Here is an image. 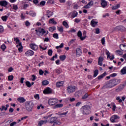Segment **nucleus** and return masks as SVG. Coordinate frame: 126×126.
Masks as SVG:
<instances>
[{
	"label": "nucleus",
	"mask_w": 126,
	"mask_h": 126,
	"mask_svg": "<svg viewBox=\"0 0 126 126\" xmlns=\"http://www.w3.org/2000/svg\"><path fill=\"white\" fill-rule=\"evenodd\" d=\"M120 83H121V80L120 79H111L109 81L108 87L109 88H113V87H115L116 85H118V84H120Z\"/></svg>",
	"instance_id": "f257e3e1"
},
{
	"label": "nucleus",
	"mask_w": 126,
	"mask_h": 126,
	"mask_svg": "<svg viewBox=\"0 0 126 126\" xmlns=\"http://www.w3.org/2000/svg\"><path fill=\"white\" fill-rule=\"evenodd\" d=\"M90 106L85 105L81 108V111L83 115H89L90 114Z\"/></svg>",
	"instance_id": "f03ea898"
},
{
	"label": "nucleus",
	"mask_w": 126,
	"mask_h": 126,
	"mask_svg": "<svg viewBox=\"0 0 126 126\" xmlns=\"http://www.w3.org/2000/svg\"><path fill=\"white\" fill-rule=\"evenodd\" d=\"M25 107L26 110H27L28 112H31L33 109L34 104H33V103H31L30 101H28L25 103Z\"/></svg>",
	"instance_id": "7ed1b4c3"
},
{
	"label": "nucleus",
	"mask_w": 126,
	"mask_h": 126,
	"mask_svg": "<svg viewBox=\"0 0 126 126\" xmlns=\"http://www.w3.org/2000/svg\"><path fill=\"white\" fill-rule=\"evenodd\" d=\"M77 36L80 38V40L81 41H83L84 40H85L86 38V31H84L83 32V36H82V32H81V31H79L77 33Z\"/></svg>",
	"instance_id": "20e7f679"
},
{
	"label": "nucleus",
	"mask_w": 126,
	"mask_h": 126,
	"mask_svg": "<svg viewBox=\"0 0 126 126\" xmlns=\"http://www.w3.org/2000/svg\"><path fill=\"white\" fill-rule=\"evenodd\" d=\"M58 102L59 100L56 98H51L48 101V104H49L50 106H54V105H56V104Z\"/></svg>",
	"instance_id": "39448f33"
},
{
	"label": "nucleus",
	"mask_w": 126,
	"mask_h": 126,
	"mask_svg": "<svg viewBox=\"0 0 126 126\" xmlns=\"http://www.w3.org/2000/svg\"><path fill=\"white\" fill-rule=\"evenodd\" d=\"M67 91L69 94H70V93H73V92L75 91V86H69L67 88Z\"/></svg>",
	"instance_id": "423d86ee"
},
{
	"label": "nucleus",
	"mask_w": 126,
	"mask_h": 126,
	"mask_svg": "<svg viewBox=\"0 0 126 126\" xmlns=\"http://www.w3.org/2000/svg\"><path fill=\"white\" fill-rule=\"evenodd\" d=\"M126 95H124L123 96L121 97H121L120 96H116V100L117 101H118V102H119L120 103H122V102H123V101H125V100H126Z\"/></svg>",
	"instance_id": "0eeeda50"
},
{
	"label": "nucleus",
	"mask_w": 126,
	"mask_h": 126,
	"mask_svg": "<svg viewBox=\"0 0 126 126\" xmlns=\"http://www.w3.org/2000/svg\"><path fill=\"white\" fill-rule=\"evenodd\" d=\"M106 55H107V59H110V61H113V60L115 59V56L114 55H112L111 56V53H109V51L108 50H107L106 52Z\"/></svg>",
	"instance_id": "6e6552de"
},
{
	"label": "nucleus",
	"mask_w": 126,
	"mask_h": 126,
	"mask_svg": "<svg viewBox=\"0 0 126 126\" xmlns=\"http://www.w3.org/2000/svg\"><path fill=\"white\" fill-rule=\"evenodd\" d=\"M44 94H52L53 90L50 88H47L43 91Z\"/></svg>",
	"instance_id": "1a4fd4ad"
},
{
	"label": "nucleus",
	"mask_w": 126,
	"mask_h": 126,
	"mask_svg": "<svg viewBox=\"0 0 126 126\" xmlns=\"http://www.w3.org/2000/svg\"><path fill=\"white\" fill-rule=\"evenodd\" d=\"M120 119V117L118 115H113L111 118H110V121L111 123H116V120H118Z\"/></svg>",
	"instance_id": "9d476101"
},
{
	"label": "nucleus",
	"mask_w": 126,
	"mask_h": 126,
	"mask_svg": "<svg viewBox=\"0 0 126 126\" xmlns=\"http://www.w3.org/2000/svg\"><path fill=\"white\" fill-rule=\"evenodd\" d=\"M30 49H32V50H33V51H37L38 50V46H37V45L34 43L30 44Z\"/></svg>",
	"instance_id": "9b49d317"
},
{
	"label": "nucleus",
	"mask_w": 126,
	"mask_h": 126,
	"mask_svg": "<svg viewBox=\"0 0 126 126\" xmlns=\"http://www.w3.org/2000/svg\"><path fill=\"white\" fill-rule=\"evenodd\" d=\"M25 55L27 57H31L34 55V51L31 50H29L25 52Z\"/></svg>",
	"instance_id": "f8f14e48"
},
{
	"label": "nucleus",
	"mask_w": 126,
	"mask_h": 126,
	"mask_svg": "<svg viewBox=\"0 0 126 126\" xmlns=\"http://www.w3.org/2000/svg\"><path fill=\"white\" fill-rule=\"evenodd\" d=\"M82 55V50L81 49L78 48L76 51V56L77 57H80Z\"/></svg>",
	"instance_id": "ddd939ff"
},
{
	"label": "nucleus",
	"mask_w": 126,
	"mask_h": 126,
	"mask_svg": "<svg viewBox=\"0 0 126 126\" xmlns=\"http://www.w3.org/2000/svg\"><path fill=\"white\" fill-rule=\"evenodd\" d=\"M17 101L22 104V103H25L26 101V99L22 96H20L17 98Z\"/></svg>",
	"instance_id": "4468645a"
},
{
	"label": "nucleus",
	"mask_w": 126,
	"mask_h": 126,
	"mask_svg": "<svg viewBox=\"0 0 126 126\" xmlns=\"http://www.w3.org/2000/svg\"><path fill=\"white\" fill-rule=\"evenodd\" d=\"M8 3L7 2V1H6V0H5L0 1V5L1 6H4V7H6Z\"/></svg>",
	"instance_id": "2eb2a0df"
},
{
	"label": "nucleus",
	"mask_w": 126,
	"mask_h": 126,
	"mask_svg": "<svg viewBox=\"0 0 126 126\" xmlns=\"http://www.w3.org/2000/svg\"><path fill=\"white\" fill-rule=\"evenodd\" d=\"M94 4L93 1H90L86 5L84 6V8H89L90 6H92Z\"/></svg>",
	"instance_id": "dca6fc26"
},
{
	"label": "nucleus",
	"mask_w": 126,
	"mask_h": 126,
	"mask_svg": "<svg viewBox=\"0 0 126 126\" xmlns=\"http://www.w3.org/2000/svg\"><path fill=\"white\" fill-rule=\"evenodd\" d=\"M103 60H104V58L102 57H99L98 58V65H100V66H102V65H103Z\"/></svg>",
	"instance_id": "f3484780"
},
{
	"label": "nucleus",
	"mask_w": 126,
	"mask_h": 126,
	"mask_svg": "<svg viewBox=\"0 0 126 126\" xmlns=\"http://www.w3.org/2000/svg\"><path fill=\"white\" fill-rule=\"evenodd\" d=\"M102 7H103V8H105L106 6L108 5V3L107 1H106V0H101V3Z\"/></svg>",
	"instance_id": "a211bd4d"
},
{
	"label": "nucleus",
	"mask_w": 126,
	"mask_h": 126,
	"mask_svg": "<svg viewBox=\"0 0 126 126\" xmlns=\"http://www.w3.org/2000/svg\"><path fill=\"white\" fill-rule=\"evenodd\" d=\"M120 48L122 52H126V45L125 44H121L120 45Z\"/></svg>",
	"instance_id": "6ab92c4d"
},
{
	"label": "nucleus",
	"mask_w": 126,
	"mask_h": 126,
	"mask_svg": "<svg viewBox=\"0 0 126 126\" xmlns=\"http://www.w3.org/2000/svg\"><path fill=\"white\" fill-rule=\"evenodd\" d=\"M97 24H98V22H96L94 20H92L91 22V25L92 27H96Z\"/></svg>",
	"instance_id": "aec40b11"
},
{
	"label": "nucleus",
	"mask_w": 126,
	"mask_h": 126,
	"mask_svg": "<svg viewBox=\"0 0 126 126\" xmlns=\"http://www.w3.org/2000/svg\"><path fill=\"white\" fill-rule=\"evenodd\" d=\"M125 28L123 26H118L116 27V30H119L120 31H124L125 30Z\"/></svg>",
	"instance_id": "412c9836"
},
{
	"label": "nucleus",
	"mask_w": 126,
	"mask_h": 126,
	"mask_svg": "<svg viewBox=\"0 0 126 126\" xmlns=\"http://www.w3.org/2000/svg\"><path fill=\"white\" fill-rule=\"evenodd\" d=\"M17 48H18V47H19L18 49V51L20 52H22L23 50V47H22V45L21 44V43H19L18 45H16Z\"/></svg>",
	"instance_id": "4be33fe9"
},
{
	"label": "nucleus",
	"mask_w": 126,
	"mask_h": 126,
	"mask_svg": "<svg viewBox=\"0 0 126 126\" xmlns=\"http://www.w3.org/2000/svg\"><path fill=\"white\" fill-rule=\"evenodd\" d=\"M47 123H48L47 120H41L38 122V126H42L44 124H47Z\"/></svg>",
	"instance_id": "5701e85b"
},
{
	"label": "nucleus",
	"mask_w": 126,
	"mask_h": 126,
	"mask_svg": "<svg viewBox=\"0 0 126 126\" xmlns=\"http://www.w3.org/2000/svg\"><path fill=\"white\" fill-rule=\"evenodd\" d=\"M64 82L63 81L58 82L56 83L57 87L60 88L63 85Z\"/></svg>",
	"instance_id": "b1692460"
},
{
	"label": "nucleus",
	"mask_w": 126,
	"mask_h": 126,
	"mask_svg": "<svg viewBox=\"0 0 126 126\" xmlns=\"http://www.w3.org/2000/svg\"><path fill=\"white\" fill-rule=\"evenodd\" d=\"M48 123H50V124H53V123H56V117L51 118L48 120Z\"/></svg>",
	"instance_id": "393cba45"
},
{
	"label": "nucleus",
	"mask_w": 126,
	"mask_h": 126,
	"mask_svg": "<svg viewBox=\"0 0 126 126\" xmlns=\"http://www.w3.org/2000/svg\"><path fill=\"white\" fill-rule=\"evenodd\" d=\"M35 31L38 35V33H42V35H44L45 33H46V31L44 30V29H42L40 31H37V30H35Z\"/></svg>",
	"instance_id": "a878e982"
},
{
	"label": "nucleus",
	"mask_w": 126,
	"mask_h": 126,
	"mask_svg": "<svg viewBox=\"0 0 126 126\" xmlns=\"http://www.w3.org/2000/svg\"><path fill=\"white\" fill-rule=\"evenodd\" d=\"M106 75H107V72H104L103 74L98 76L97 77V78L98 80L102 79V78H103V77H105V76H106Z\"/></svg>",
	"instance_id": "bb28decb"
},
{
	"label": "nucleus",
	"mask_w": 126,
	"mask_h": 126,
	"mask_svg": "<svg viewBox=\"0 0 126 126\" xmlns=\"http://www.w3.org/2000/svg\"><path fill=\"white\" fill-rule=\"evenodd\" d=\"M8 107H9V105L8 104L6 105V107L4 105H2L1 106V111L2 112L3 110H4V111H7V108H8Z\"/></svg>",
	"instance_id": "cd10ccee"
},
{
	"label": "nucleus",
	"mask_w": 126,
	"mask_h": 126,
	"mask_svg": "<svg viewBox=\"0 0 126 126\" xmlns=\"http://www.w3.org/2000/svg\"><path fill=\"white\" fill-rule=\"evenodd\" d=\"M78 14V13H77V12H76V11H73L69 14V15H70L71 16H77Z\"/></svg>",
	"instance_id": "c85d7f7f"
},
{
	"label": "nucleus",
	"mask_w": 126,
	"mask_h": 126,
	"mask_svg": "<svg viewBox=\"0 0 126 126\" xmlns=\"http://www.w3.org/2000/svg\"><path fill=\"white\" fill-rule=\"evenodd\" d=\"M57 30H58V31H59V32H61V33H63V27H58Z\"/></svg>",
	"instance_id": "c756f323"
},
{
	"label": "nucleus",
	"mask_w": 126,
	"mask_h": 126,
	"mask_svg": "<svg viewBox=\"0 0 126 126\" xmlns=\"http://www.w3.org/2000/svg\"><path fill=\"white\" fill-rule=\"evenodd\" d=\"M56 29V26L51 27L49 28V31H50V32H54V31H55Z\"/></svg>",
	"instance_id": "7c9ffc66"
},
{
	"label": "nucleus",
	"mask_w": 126,
	"mask_h": 126,
	"mask_svg": "<svg viewBox=\"0 0 126 126\" xmlns=\"http://www.w3.org/2000/svg\"><path fill=\"white\" fill-rule=\"evenodd\" d=\"M59 58L60 59L61 61L63 62V61L66 59V56L65 55H61L60 56Z\"/></svg>",
	"instance_id": "2f4dec72"
},
{
	"label": "nucleus",
	"mask_w": 126,
	"mask_h": 126,
	"mask_svg": "<svg viewBox=\"0 0 126 126\" xmlns=\"http://www.w3.org/2000/svg\"><path fill=\"white\" fill-rule=\"evenodd\" d=\"M49 23L56 25V24H57V22H56L54 19H51L49 20Z\"/></svg>",
	"instance_id": "473e14b6"
},
{
	"label": "nucleus",
	"mask_w": 126,
	"mask_h": 126,
	"mask_svg": "<svg viewBox=\"0 0 126 126\" xmlns=\"http://www.w3.org/2000/svg\"><path fill=\"white\" fill-rule=\"evenodd\" d=\"M29 15L31 16H36V13L33 11H31L29 12Z\"/></svg>",
	"instance_id": "72a5a7b5"
},
{
	"label": "nucleus",
	"mask_w": 126,
	"mask_h": 126,
	"mask_svg": "<svg viewBox=\"0 0 126 126\" xmlns=\"http://www.w3.org/2000/svg\"><path fill=\"white\" fill-rule=\"evenodd\" d=\"M121 73L122 74H126V66L123 67L121 70Z\"/></svg>",
	"instance_id": "f704fd0d"
},
{
	"label": "nucleus",
	"mask_w": 126,
	"mask_h": 126,
	"mask_svg": "<svg viewBox=\"0 0 126 126\" xmlns=\"http://www.w3.org/2000/svg\"><path fill=\"white\" fill-rule=\"evenodd\" d=\"M124 88H125V86L122 84L119 86V87L117 89V90L118 91H122V90H123Z\"/></svg>",
	"instance_id": "c9c22d12"
},
{
	"label": "nucleus",
	"mask_w": 126,
	"mask_h": 126,
	"mask_svg": "<svg viewBox=\"0 0 126 126\" xmlns=\"http://www.w3.org/2000/svg\"><path fill=\"white\" fill-rule=\"evenodd\" d=\"M42 83V85L43 86L48 85V84H49V81H48V80H45L43 81Z\"/></svg>",
	"instance_id": "e433bc0d"
},
{
	"label": "nucleus",
	"mask_w": 126,
	"mask_h": 126,
	"mask_svg": "<svg viewBox=\"0 0 126 126\" xmlns=\"http://www.w3.org/2000/svg\"><path fill=\"white\" fill-rule=\"evenodd\" d=\"M63 26H64L65 28H68V27H69V26H68V24H67V23L65 21H63Z\"/></svg>",
	"instance_id": "4c0bfd02"
},
{
	"label": "nucleus",
	"mask_w": 126,
	"mask_h": 126,
	"mask_svg": "<svg viewBox=\"0 0 126 126\" xmlns=\"http://www.w3.org/2000/svg\"><path fill=\"white\" fill-rule=\"evenodd\" d=\"M98 73H99V71L97 69L94 70V77H96V76H97V75H98Z\"/></svg>",
	"instance_id": "58836bf2"
},
{
	"label": "nucleus",
	"mask_w": 126,
	"mask_h": 126,
	"mask_svg": "<svg viewBox=\"0 0 126 126\" xmlns=\"http://www.w3.org/2000/svg\"><path fill=\"white\" fill-rule=\"evenodd\" d=\"M53 14H54V13H53V12H51L49 10L47 11V16H52L53 15Z\"/></svg>",
	"instance_id": "ea45409f"
},
{
	"label": "nucleus",
	"mask_w": 126,
	"mask_h": 126,
	"mask_svg": "<svg viewBox=\"0 0 126 126\" xmlns=\"http://www.w3.org/2000/svg\"><path fill=\"white\" fill-rule=\"evenodd\" d=\"M76 32V31L74 28H71L70 30L68 31V33H74Z\"/></svg>",
	"instance_id": "a19ab883"
},
{
	"label": "nucleus",
	"mask_w": 126,
	"mask_h": 126,
	"mask_svg": "<svg viewBox=\"0 0 126 126\" xmlns=\"http://www.w3.org/2000/svg\"><path fill=\"white\" fill-rule=\"evenodd\" d=\"M46 4V1H41L39 4H38V6H41V5H45Z\"/></svg>",
	"instance_id": "79ce46f5"
},
{
	"label": "nucleus",
	"mask_w": 126,
	"mask_h": 126,
	"mask_svg": "<svg viewBox=\"0 0 126 126\" xmlns=\"http://www.w3.org/2000/svg\"><path fill=\"white\" fill-rule=\"evenodd\" d=\"M14 40L15 41V42H16V44H19V39L18 38V37H14Z\"/></svg>",
	"instance_id": "37998d69"
},
{
	"label": "nucleus",
	"mask_w": 126,
	"mask_h": 126,
	"mask_svg": "<svg viewBox=\"0 0 126 126\" xmlns=\"http://www.w3.org/2000/svg\"><path fill=\"white\" fill-rule=\"evenodd\" d=\"M3 31H4L3 26L0 25V34L3 33Z\"/></svg>",
	"instance_id": "c03bdc74"
},
{
	"label": "nucleus",
	"mask_w": 126,
	"mask_h": 126,
	"mask_svg": "<svg viewBox=\"0 0 126 126\" xmlns=\"http://www.w3.org/2000/svg\"><path fill=\"white\" fill-rule=\"evenodd\" d=\"M63 106V104H57L55 105V108H62Z\"/></svg>",
	"instance_id": "a18cd8bd"
},
{
	"label": "nucleus",
	"mask_w": 126,
	"mask_h": 126,
	"mask_svg": "<svg viewBox=\"0 0 126 126\" xmlns=\"http://www.w3.org/2000/svg\"><path fill=\"white\" fill-rule=\"evenodd\" d=\"M26 85H27V87H29L30 88L31 87V83L29 81H27L26 82Z\"/></svg>",
	"instance_id": "49530a36"
},
{
	"label": "nucleus",
	"mask_w": 126,
	"mask_h": 126,
	"mask_svg": "<svg viewBox=\"0 0 126 126\" xmlns=\"http://www.w3.org/2000/svg\"><path fill=\"white\" fill-rule=\"evenodd\" d=\"M55 71L56 73H57V74H60V73L62 72V71H61V69H56Z\"/></svg>",
	"instance_id": "de8ad7c7"
},
{
	"label": "nucleus",
	"mask_w": 126,
	"mask_h": 126,
	"mask_svg": "<svg viewBox=\"0 0 126 126\" xmlns=\"http://www.w3.org/2000/svg\"><path fill=\"white\" fill-rule=\"evenodd\" d=\"M53 37L55 38V39H59V34L58 33H54Z\"/></svg>",
	"instance_id": "09e8293b"
},
{
	"label": "nucleus",
	"mask_w": 126,
	"mask_h": 126,
	"mask_svg": "<svg viewBox=\"0 0 126 126\" xmlns=\"http://www.w3.org/2000/svg\"><path fill=\"white\" fill-rule=\"evenodd\" d=\"M0 48L2 51H4V50H5V49H6V46H5V44H2Z\"/></svg>",
	"instance_id": "8fccbe9b"
},
{
	"label": "nucleus",
	"mask_w": 126,
	"mask_h": 126,
	"mask_svg": "<svg viewBox=\"0 0 126 126\" xmlns=\"http://www.w3.org/2000/svg\"><path fill=\"white\" fill-rule=\"evenodd\" d=\"M8 79L9 81L13 80V75H10L8 77Z\"/></svg>",
	"instance_id": "3c124183"
},
{
	"label": "nucleus",
	"mask_w": 126,
	"mask_h": 126,
	"mask_svg": "<svg viewBox=\"0 0 126 126\" xmlns=\"http://www.w3.org/2000/svg\"><path fill=\"white\" fill-rule=\"evenodd\" d=\"M87 98H88V94H86L82 97V99H83V100H85V99H87Z\"/></svg>",
	"instance_id": "603ef678"
},
{
	"label": "nucleus",
	"mask_w": 126,
	"mask_h": 126,
	"mask_svg": "<svg viewBox=\"0 0 126 126\" xmlns=\"http://www.w3.org/2000/svg\"><path fill=\"white\" fill-rule=\"evenodd\" d=\"M1 19L3 20V21H6L7 20V16H2Z\"/></svg>",
	"instance_id": "864d4df0"
},
{
	"label": "nucleus",
	"mask_w": 126,
	"mask_h": 126,
	"mask_svg": "<svg viewBox=\"0 0 126 126\" xmlns=\"http://www.w3.org/2000/svg\"><path fill=\"white\" fill-rule=\"evenodd\" d=\"M63 43H62L61 44V45H60V46H56V48L57 49H60V48H63Z\"/></svg>",
	"instance_id": "5fc2aeb1"
},
{
	"label": "nucleus",
	"mask_w": 126,
	"mask_h": 126,
	"mask_svg": "<svg viewBox=\"0 0 126 126\" xmlns=\"http://www.w3.org/2000/svg\"><path fill=\"white\" fill-rule=\"evenodd\" d=\"M116 52L118 55H123V52L121 50H117Z\"/></svg>",
	"instance_id": "6e6d98bb"
},
{
	"label": "nucleus",
	"mask_w": 126,
	"mask_h": 126,
	"mask_svg": "<svg viewBox=\"0 0 126 126\" xmlns=\"http://www.w3.org/2000/svg\"><path fill=\"white\" fill-rule=\"evenodd\" d=\"M31 25V24H30L28 21H26L25 25L27 27H29V26H30Z\"/></svg>",
	"instance_id": "4d7b16f0"
},
{
	"label": "nucleus",
	"mask_w": 126,
	"mask_h": 126,
	"mask_svg": "<svg viewBox=\"0 0 126 126\" xmlns=\"http://www.w3.org/2000/svg\"><path fill=\"white\" fill-rule=\"evenodd\" d=\"M48 54L49 56H52V55H53V50L51 49L49 50L48 51Z\"/></svg>",
	"instance_id": "13d9d810"
},
{
	"label": "nucleus",
	"mask_w": 126,
	"mask_h": 126,
	"mask_svg": "<svg viewBox=\"0 0 126 126\" xmlns=\"http://www.w3.org/2000/svg\"><path fill=\"white\" fill-rule=\"evenodd\" d=\"M58 58V55L56 54L55 56H53V57L51 59V61H55V59H57Z\"/></svg>",
	"instance_id": "bf43d9fd"
},
{
	"label": "nucleus",
	"mask_w": 126,
	"mask_h": 126,
	"mask_svg": "<svg viewBox=\"0 0 126 126\" xmlns=\"http://www.w3.org/2000/svg\"><path fill=\"white\" fill-rule=\"evenodd\" d=\"M95 34H100V29H95Z\"/></svg>",
	"instance_id": "052dcab7"
},
{
	"label": "nucleus",
	"mask_w": 126,
	"mask_h": 126,
	"mask_svg": "<svg viewBox=\"0 0 126 126\" xmlns=\"http://www.w3.org/2000/svg\"><path fill=\"white\" fill-rule=\"evenodd\" d=\"M102 45H105V37H103L101 40Z\"/></svg>",
	"instance_id": "680f3d73"
},
{
	"label": "nucleus",
	"mask_w": 126,
	"mask_h": 126,
	"mask_svg": "<svg viewBox=\"0 0 126 126\" xmlns=\"http://www.w3.org/2000/svg\"><path fill=\"white\" fill-rule=\"evenodd\" d=\"M39 75H43L44 74V71L42 70V69H39Z\"/></svg>",
	"instance_id": "e2e57ef3"
},
{
	"label": "nucleus",
	"mask_w": 126,
	"mask_h": 126,
	"mask_svg": "<svg viewBox=\"0 0 126 126\" xmlns=\"http://www.w3.org/2000/svg\"><path fill=\"white\" fill-rule=\"evenodd\" d=\"M82 104V102H81V101L78 102L76 105L75 106L76 107H79L80 106V105H81Z\"/></svg>",
	"instance_id": "0e129e2a"
},
{
	"label": "nucleus",
	"mask_w": 126,
	"mask_h": 126,
	"mask_svg": "<svg viewBox=\"0 0 126 126\" xmlns=\"http://www.w3.org/2000/svg\"><path fill=\"white\" fill-rule=\"evenodd\" d=\"M48 3H51V4H54L55 2H54V0H48Z\"/></svg>",
	"instance_id": "69168bd1"
},
{
	"label": "nucleus",
	"mask_w": 126,
	"mask_h": 126,
	"mask_svg": "<svg viewBox=\"0 0 126 126\" xmlns=\"http://www.w3.org/2000/svg\"><path fill=\"white\" fill-rule=\"evenodd\" d=\"M16 124H17V122H13L12 123L10 124V126H14L15 125H16Z\"/></svg>",
	"instance_id": "338daca9"
},
{
	"label": "nucleus",
	"mask_w": 126,
	"mask_h": 126,
	"mask_svg": "<svg viewBox=\"0 0 126 126\" xmlns=\"http://www.w3.org/2000/svg\"><path fill=\"white\" fill-rule=\"evenodd\" d=\"M34 97L35 99H36L37 100H39V94H36L34 96Z\"/></svg>",
	"instance_id": "774afa93"
}]
</instances>
